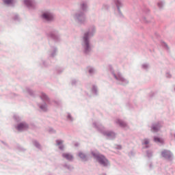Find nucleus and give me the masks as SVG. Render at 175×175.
<instances>
[{
  "mask_svg": "<svg viewBox=\"0 0 175 175\" xmlns=\"http://www.w3.org/2000/svg\"><path fill=\"white\" fill-rule=\"evenodd\" d=\"M93 157L96 158V161L100 163V165H102V166H109L110 163L109 162V160L105 157V156L102 154H96L95 153H92Z\"/></svg>",
  "mask_w": 175,
  "mask_h": 175,
  "instance_id": "nucleus-1",
  "label": "nucleus"
},
{
  "mask_svg": "<svg viewBox=\"0 0 175 175\" xmlns=\"http://www.w3.org/2000/svg\"><path fill=\"white\" fill-rule=\"evenodd\" d=\"M42 18H44L46 21H51L53 20V15L49 12H45L42 14Z\"/></svg>",
  "mask_w": 175,
  "mask_h": 175,
  "instance_id": "nucleus-2",
  "label": "nucleus"
},
{
  "mask_svg": "<svg viewBox=\"0 0 175 175\" xmlns=\"http://www.w3.org/2000/svg\"><path fill=\"white\" fill-rule=\"evenodd\" d=\"M162 157H163L164 158H167V159H170L172 158V153L167 150H164L161 153Z\"/></svg>",
  "mask_w": 175,
  "mask_h": 175,
  "instance_id": "nucleus-3",
  "label": "nucleus"
},
{
  "mask_svg": "<svg viewBox=\"0 0 175 175\" xmlns=\"http://www.w3.org/2000/svg\"><path fill=\"white\" fill-rule=\"evenodd\" d=\"M28 128V125L25 123H21L18 125L17 129L18 131H24V129H27Z\"/></svg>",
  "mask_w": 175,
  "mask_h": 175,
  "instance_id": "nucleus-4",
  "label": "nucleus"
},
{
  "mask_svg": "<svg viewBox=\"0 0 175 175\" xmlns=\"http://www.w3.org/2000/svg\"><path fill=\"white\" fill-rule=\"evenodd\" d=\"M63 158H66V159H68V161H72L73 159V156L70 154L69 153H64L62 154Z\"/></svg>",
  "mask_w": 175,
  "mask_h": 175,
  "instance_id": "nucleus-5",
  "label": "nucleus"
},
{
  "mask_svg": "<svg viewBox=\"0 0 175 175\" xmlns=\"http://www.w3.org/2000/svg\"><path fill=\"white\" fill-rule=\"evenodd\" d=\"M83 40L86 44L87 49H88V47H90V45L88 44V33L85 34V36L83 37Z\"/></svg>",
  "mask_w": 175,
  "mask_h": 175,
  "instance_id": "nucleus-6",
  "label": "nucleus"
},
{
  "mask_svg": "<svg viewBox=\"0 0 175 175\" xmlns=\"http://www.w3.org/2000/svg\"><path fill=\"white\" fill-rule=\"evenodd\" d=\"M160 129L161 126L159 124L154 125L152 128V132H158V131H159Z\"/></svg>",
  "mask_w": 175,
  "mask_h": 175,
  "instance_id": "nucleus-7",
  "label": "nucleus"
},
{
  "mask_svg": "<svg viewBox=\"0 0 175 175\" xmlns=\"http://www.w3.org/2000/svg\"><path fill=\"white\" fill-rule=\"evenodd\" d=\"M154 142H156L157 143H163V139L159 137H154Z\"/></svg>",
  "mask_w": 175,
  "mask_h": 175,
  "instance_id": "nucleus-8",
  "label": "nucleus"
},
{
  "mask_svg": "<svg viewBox=\"0 0 175 175\" xmlns=\"http://www.w3.org/2000/svg\"><path fill=\"white\" fill-rule=\"evenodd\" d=\"M41 98L44 100H47L49 99V97H47V96L44 93H42L41 95Z\"/></svg>",
  "mask_w": 175,
  "mask_h": 175,
  "instance_id": "nucleus-9",
  "label": "nucleus"
},
{
  "mask_svg": "<svg viewBox=\"0 0 175 175\" xmlns=\"http://www.w3.org/2000/svg\"><path fill=\"white\" fill-rule=\"evenodd\" d=\"M118 124L120 126H126V124L122 120H118Z\"/></svg>",
  "mask_w": 175,
  "mask_h": 175,
  "instance_id": "nucleus-10",
  "label": "nucleus"
},
{
  "mask_svg": "<svg viewBox=\"0 0 175 175\" xmlns=\"http://www.w3.org/2000/svg\"><path fill=\"white\" fill-rule=\"evenodd\" d=\"M79 155L80 158H81L82 159H85V154H84L83 153H79Z\"/></svg>",
  "mask_w": 175,
  "mask_h": 175,
  "instance_id": "nucleus-11",
  "label": "nucleus"
},
{
  "mask_svg": "<svg viewBox=\"0 0 175 175\" xmlns=\"http://www.w3.org/2000/svg\"><path fill=\"white\" fill-rule=\"evenodd\" d=\"M5 3L9 5V3H12V1L13 0H3Z\"/></svg>",
  "mask_w": 175,
  "mask_h": 175,
  "instance_id": "nucleus-12",
  "label": "nucleus"
},
{
  "mask_svg": "<svg viewBox=\"0 0 175 175\" xmlns=\"http://www.w3.org/2000/svg\"><path fill=\"white\" fill-rule=\"evenodd\" d=\"M116 3L118 7V9H120V5H121V2H120V1L118 0Z\"/></svg>",
  "mask_w": 175,
  "mask_h": 175,
  "instance_id": "nucleus-13",
  "label": "nucleus"
},
{
  "mask_svg": "<svg viewBox=\"0 0 175 175\" xmlns=\"http://www.w3.org/2000/svg\"><path fill=\"white\" fill-rule=\"evenodd\" d=\"M56 143H57V146H60V144H62L63 142L61 140H57Z\"/></svg>",
  "mask_w": 175,
  "mask_h": 175,
  "instance_id": "nucleus-14",
  "label": "nucleus"
},
{
  "mask_svg": "<svg viewBox=\"0 0 175 175\" xmlns=\"http://www.w3.org/2000/svg\"><path fill=\"white\" fill-rule=\"evenodd\" d=\"M148 143H149L148 139L144 140V144H148Z\"/></svg>",
  "mask_w": 175,
  "mask_h": 175,
  "instance_id": "nucleus-15",
  "label": "nucleus"
},
{
  "mask_svg": "<svg viewBox=\"0 0 175 175\" xmlns=\"http://www.w3.org/2000/svg\"><path fill=\"white\" fill-rule=\"evenodd\" d=\"M40 109H42V110H44V111L46 110V105H44V107L41 106Z\"/></svg>",
  "mask_w": 175,
  "mask_h": 175,
  "instance_id": "nucleus-16",
  "label": "nucleus"
},
{
  "mask_svg": "<svg viewBox=\"0 0 175 175\" xmlns=\"http://www.w3.org/2000/svg\"><path fill=\"white\" fill-rule=\"evenodd\" d=\"M59 148H60V150H64V146H59Z\"/></svg>",
  "mask_w": 175,
  "mask_h": 175,
  "instance_id": "nucleus-17",
  "label": "nucleus"
}]
</instances>
